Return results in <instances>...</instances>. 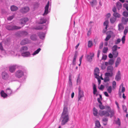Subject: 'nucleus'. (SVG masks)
I'll return each instance as SVG.
<instances>
[{"instance_id":"nucleus-32","label":"nucleus","mask_w":128,"mask_h":128,"mask_svg":"<svg viewBox=\"0 0 128 128\" xmlns=\"http://www.w3.org/2000/svg\"><path fill=\"white\" fill-rule=\"evenodd\" d=\"M113 16L115 18H119L120 17V14L116 12L114 13L113 14Z\"/></svg>"},{"instance_id":"nucleus-9","label":"nucleus","mask_w":128,"mask_h":128,"mask_svg":"<svg viewBox=\"0 0 128 128\" xmlns=\"http://www.w3.org/2000/svg\"><path fill=\"white\" fill-rule=\"evenodd\" d=\"M30 40H29L28 38H24L20 42V44L22 45H24L30 43Z\"/></svg>"},{"instance_id":"nucleus-51","label":"nucleus","mask_w":128,"mask_h":128,"mask_svg":"<svg viewBox=\"0 0 128 128\" xmlns=\"http://www.w3.org/2000/svg\"><path fill=\"white\" fill-rule=\"evenodd\" d=\"M95 78H97L98 80V84L99 85L101 83V81L100 79V76H95Z\"/></svg>"},{"instance_id":"nucleus-6","label":"nucleus","mask_w":128,"mask_h":128,"mask_svg":"<svg viewBox=\"0 0 128 128\" xmlns=\"http://www.w3.org/2000/svg\"><path fill=\"white\" fill-rule=\"evenodd\" d=\"M21 27L14 25V24H8L6 27V28L8 30H13L20 28Z\"/></svg>"},{"instance_id":"nucleus-35","label":"nucleus","mask_w":128,"mask_h":128,"mask_svg":"<svg viewBox=\"0 0 128 128\" xmlns=\"http://www.w3.org/2000/svg\"><path fill=\"white\" fill-rule=\"evenodd\" d=\"M68 83L70 87H71L72 86V82L71 76L70 75L69 76Z\"/></svg>"},{"instance_id":"nucleus-49","label":"nucleus","mask_w":128,"mask_h":128,"mask_svg":"<svg viewBox=\"0 0 128 128\" xmlns=\"http://www.w3.org/2000/svg\"><path fill=\"white\" fill-rule=\"evenodd\" d=\"M123 15L124 16L127 17L128 16V12L125 11L123 13Z\"/></svg>"},{"instance_id":"nucleus-23","label":"nucleus","mask_w":128,"mask_h":128,"mask_svg":"<svg viewBox=\"0 0 128 128\" xmlns=\"http://www.w3.org/2000/svg\"><path fill=\"white\" fill-rule=\"evenodd\" d=\"M107 70L108 72L113 73V68L112 66H108L107 68Z\"/></svg>"},{"instance_id":"nucleus-48","label":"nucleus","mask_w":128,"mask_h":128,"mask_svg":"<svg viewBox=\"0 0 128 128\" xmlns=\"http://www.w3.org/2000/svg\"><path fill=\"white\" fill-rule=\"evenodd\" d=\"M39 6V4L37 2H35L34 4V8H38Z\"/></svg>"},{"instance_id":"nucleus-37","label":"nucleus","mask_w":128,"mask_h":128,"mask_svg":"<svg viewBox=\"0 0 128 128\" xmlns=\"http://www.w3.org/2000/svg\"><path fill=\"white\" fill-rule=\"evenodd\" d=\"M41 48H39L36 50L35 51L34 53L32 54V55L33 56H35L36 55V54H38L39 52H40V51L41 50Z\"/></svg>"},{"instance_id":"nucleus-60","label":"nucleus","mask_w":128,"mask_h":128,"mask_svg":"<svg viewBox=\"0 0 128 128\" xmlns=\"http://www.w3.org/2000/svg\"><path fill=\"white\" fill-rule=\"evenodd\" d=\"M21 33L24 36H26L28 34V33L25 31L22 32Z\"/></svg>"},{"instance_id":"nucleus-10","label":"nucleus","mask_w":128,"mask_h":128,"mask_svg":"<svg viewBox=\"0 0 128 128\" xmlns=\"http://www.w3.org/2000/svg\"><path fill=\"white\" fill-rule=\"evenodd\" d=\"M30 8L26 6L22 8L20 11L21 12L24 14L28 12Z\"/></svg>"},{"instance_id":"nucleus-25","label":"nucleus","mask_w":128,"mask_h":128,"mask_svg":"<svg viewBox=\"0 0 128 128\" xmlns=\"http://www.w3.org/2000/svg\"><path fill=\"white\" fill-rule=\"evenodd\" d=\"M90 4L92 7L96 4V0H90Z\"/></svg>"},{"instance_id":"nucleus-53","label":"nucleus","mask_w":128,"mask_h":128,"mask_svg":"<svg viewBox=\"0 0 128 128\" xmlns=\"http://www.w3.org/2000/svg\"><path fill=\"white\" fill-rule=\"evenodd\" d=\"M110 65H112L114 62V60L113 59H110L108 61Z\"/></svg>"},{"instance_id":"nucleus-58","label":"nucleus","mask_w":128,"mask_h":128,"mask_svg":"<svg viewBox=\"0 0 128 128\" xmlns=\"http://www.w3.org/2000/svg\"><path fill=\"white\" fill-rule=\"evenodd\" d=\"M125 36L124 35L122 36V41L123 44L124 43L125 41Z\"/></svg>"},{"instance_id":"nucleus-38","label":"nucleus","mask_w":128,"mask_h":128,"mask_svg":"<svg viewBox=\"0 0 128 128\" xmlns=\"http://www.w3.org/2000/svg\"><path fill=\"white\" fill-rule=\"evenodd\" d=\"M80 74L78 75V76L76 78V82L77 84H80Z\"/></svg>"},{"instance_id":"nucleus-34","label":"nucleus","mask_w":128,"mask_h":128,"mask_svg":"<svg viewBox=\"0 0 128 128\" xmlns=\"http://www.w3.org/2000/svg\"><path fill=\"white\" fill-rule=\"evenodd\" d=\"M96 127L94 128H100V126L99 122L98 120H96L95 122Z\"/></svg>"},{"instance_id":"nucleus-5","label":"nucleus","mask_w":128,"mask_h":128,"mask_svg":"<svg viewBox=\"0 0 128 128\" xmlns=\"http://www.w3.org/2000/svg\"><path fill=\"white\" fill-rule=\"evenodd\" d=\"M14 75L16 77L18 78H22L24 76L23 69L22 70H19L16 71Z\"/></svg>"},{"instance_id":"nucleus-46","label":"nucleus","mask_w":128,"mask_h":128,"mask_svg":"<svg viewBox=\"0 0 128 128\" xmlns=\"http://www.w3.org/2000/svg\"><path fill=\"white\" fill-rule=\"evenodd\" d=\"M122 107L123 110L124 112L126 113H127V108L126 106L124 105H122Z\"/></svg>"},{"instance_id":"nucleus-15","label":"nucleus","mask_w":128,"mask_h":128,"mask_svg":"<svg viewBox=\"0 0 128 128\" xmlns=\"http://www.w3.org/2000/svg\"><path fill=\"white\" fill-rule=\"evenodd\" d=\"M28 19L27 18H22L20 19V23L22 24H24L26 22L28 21Z\"/></svg>"},{"instance_id":"nucleus-31","label":"nucleus","mask_w":128,"mask_h":128,"mask_svg":"<svg viewBox=\"0 0 128 128\" xmlns=\"http://www.w3.org/2000/svg\"><path fill=\"white\" fill-rule=\"evenodd\" d=\"M122 5L121 3L118 2L116 4V6L118 9L119 10L122 7Z\"/></svg>"},{"instance_id":"nucleus-55","label":"nucleus","mask_w":128,"mask_h":128,"mask_svg":"<svg viewBox=\"0 0 128 128\" xmlns=\"http://www.w3.org/2000/svg\"><path fill=\"white\" fill-rule=\"evenodd\" d=\"M99 106L100 108L102 110H103L105 108L104 106H103L102 104H100L99 105Z\"/></svg>"},{"instance_id":"nucleus-45","label":"nucleus","mask_w":128,"mask_h":128,"mask_svg":"<svg viewBox=\"0 0 128 128\" xmlns=\"http://www.w3.org/2000/svg\"><path fill=\"white\" fill-rule=\"evenodd\" d=\"M107 90L109 93H110L112 91V87L111 86H109L107 89Z\"/></svg>"},{"instance_id":"nucleus-13","label":"nucleus","mask_w":128,"mask_h":128,"mask_svg":"<svg viewBox=\"0 0 128 128\" xmlns=\"http://www.w3.org/2000/svg\"><path fill=\"white\" fill-rule=\"evenodd\" d=\"M94 53H90V55H88L87 57V60L89 62H91L92 61V58L94 56Z\"/></svg>"},{"instance_id":"nucleus-63","label":"nucleus","mask_w":128,"mask_h":128,"mask_svg":"<svg viewBox=\"0 0 128 128\" xmlns=\"http://www.w3.org/2000/svg\"><path fill=\"white\" fill-rule=\"evenodd\" d=\"M101 68L102 70H104L106 68V66L105 65L102 64L101 66Z\"/></svg>"},{"instance_id":"nucleus-22","label":"nucleus","mask_w":128,"mask_h":128,"mask_svg":"<svg viewBox=\"0 0 128 128\" xmlns=\"http://www.w3.org/2000/svg\"><path fill=\"white\" fill-rule=\"evenodd\" d=\"M121 61V59L120 57H118L117 58L115 63V67H117L120 64Z\"/></svg>"},{"instance_id":"nucleus-18","label":"nucleus","mask_w":128,"mask_h":128,"mask_svg":"<svg viewBox=\"0 0 128 128\" xmlns=\"http://www.w3.org/2000/svg\"><path fill=\"white\" fill-rule=\"evenodd\" d=\"M40 38L41 39H43L44 38L45 33L43 32H39L38 33Z\"/></svg>"},{"instance_id":"nucleus-2","label":"nucleus","mask_w":128,"mask_h":128,"mask_svg":"<svg viewBox=\"0 0 128 128\" xmlns=\"http://www.w3.org/2000/svg\"><path fill=\"white\" fill-rule=\"evenodd\" d=\"M60 120L61 122V124H65L69 120V113L67 108L66 106L64 108L63 110L61 115Z\"/></svg>"},{"instance_id":"nucleus-11","label":"nucleus","mask_w":128,"mask_h":128,"mask_svg":"<svg viewBox=\"0 0 128 128\" xmlns=\"http://www.w3.org/2000/svg\"><path fill=\"white\" fill-rule=\"evenodd\" d=\"M18 66L16 64L10 66L9 67V70L11 72H13L15 70L16 68Z\"/></svg>"},{"instance_id":"nucleus-64","label":"nucleus","mask_w":128,"mask_h":128,"mask_svg":"<svg viewBox=\"0 0 128 128\" xmlns=\"http://www.w3.org/2000/svg\"><path fill=\"white\" fill-rule=\"evenodd\" d=\"M108 120V119L107 118H103L102 119V121L104 122H106Z\"/></svg>"},{"instance_id":"nucleus-36","label":"nucleus","mask_w":128,"mask_h":128,"mask_svg":"<svg viewBox=\"0 0 128 128\" xmlns=\"http://www.w3.org/2000/svg\"><path fill=\"white\" fill-rule=\"evenodd\" d=\"M116 18H115L113 17H112L110 18V22L112 24H114L116 21Z\"/></svg>"},{"instance_id":"nucleus-62","label":"nucleus","mask_w":128,"mask_h":128,"mask_svg":"<svg viewBox=\"0 0 128 128\" xmlns=\"http://www.w3.org/2000/svg\"><path fill=\"white\" fill-rule=\"evenodd\" d=\"M107 58V56L106 55H103L102 58V60H105Z\"/></svg>"},{"instance_id":"nucleus-30","label":"nucleus","mask_w":128,"mask_h":128,"mask_svg":"<svg viewBox=\"0 0 128 128\" xmlns=\"http://www.w3.org/2000/svg\"><path fill=\"white\" fill-rule=\"evenodd\" d=\"M93 94L95 95L96 94V96H97L98 94L97 93V90L96 89V85H94L93 86Z\"/></svg>"},{"instance_id":"nucleus-54","label":"nucleus","mask_w":128,"mask_h":128,"mask_svg":"<svg viewBox=\"0 0 128 128\" xmlns=\"http://www.w3.org/2000/svg\"><path fill=\"white\" fill-rule=\"evenodd\" d=\"M122 87V92H124L125 90V88L124 87H123V84H122L120 86V88L121 87Z\"/></svg>"},{"instance_id":"nucleus-27","label":"nucleus","mask_w":128,"mask_h":128,"mask_svg":"<svg viewBox=\"0 0 128 128\" xmlns=\"http://www.w3.org/2000/svg\"><path fill=\"white\" fill-rule=\"evenodd\" d=\"M124 29L123 26L121 24H119L118 25V30L120 32H122V31Z\"/></svg>"},{"instance_id":"nucleus-3","label":"nucleus","mask_w":128,"mask_h":128,"mask_svg":"<svg viewBox=\"0 0 128 128\" xmlns=\"http://www.w3.org/2000/svg\"><path fill=\"white\" fill-rule=\"evenodd\" d=\"M105 107V109L107 110V111L100 110L99 114L101 116L108 117L110 115V118H111L113 116L114 114V111L113 110H111L110 107L108 106H106Z\"/></svg>"},{"instance_id":"nucleus-20","label":"nucleus","mask_w":128,"mask_h":128,"mask_svg":"<svg viewBox=\"0 0 128 128\" xmlns=\"http://www.w3.org/2000/svg\"><path fill=\"white\" fill-rule=\"evenodd\" d=\"M100 73L99 69L98 68H96L94 69V74L95 76H99Z\"/></svg>"},{"instance_id":"nucleus-19","label":"nucleus","mask_w":128,"mask_h":128,"mask_svg":"<svg viewBox=\"0 0 128 128\" xmlns=\"http://www.w3.org/2000/svg\"><path fill=\"white\" fill-rule=\"evenodd\" d=\"M0 94L1 96L4 98H6L8 96L6 93H5L3 90H2L0 92Z\"/></svg>"},{"instance_id":"nucleus-28","label":"nucleus","mask_w":128,"mask_h":128,"mask_svg":"<svg viewBox=\"0 0 128 128\" xmlns=\"http://www.w3.org/2000/svg\"><path fill=\"white\" fill-rule=\"evenodd\" d=\"M93 114L95 116H97L98 113L97 110L95 108H94L93 110Z\"/></svg>"},{"instance_id":"nucleus-17","label":"nucleus","mask_w":128,"mask_h":128,"mask_svg":"<svg viewBox=\"0 0 128 128\" xmlns=\"http://www.w3.org/2000/svg\"><path fill=\"white\" fill-rule=\"evenodd\" d=\"M46 20V19L44 17H42L40 18L38 22L39 24H42L45 23Z\"/></svg>"},{"instance_id":"nucleus-16","label":"nucleus","mask_w":128,"mask_h":128,"mask_svg":"<svg viewBox=\"0 0 128 128\" xmlns=\"http://www.w3.org/2000/svg\"><path fill=\"white\" fill-rule=\"evenodd\" d=\"M21 55L24 57H28L30 56V54L29 52L27 51L22 53Z\"/></svg>"},{"instance_id":"nucleus-12","label":"nucleus","mask_w":128,"mask_h":128,"mask_svg":"<svg viewBox=\"0 0 128 128\" xmlns=\"http://www.w3.org/2000/svg\"><path fill=\"white\" fill-rule=\"evenodd\" d=\"M108 20H106L104 23V26H106V27L104 29H103V33H105L107 30V28L108 26Z\"/></svg>"},{"instance_id":"nucleus-8","label":"nucleus","mask_w":128,"mask_h":128,"mask_svg":"<svg viewBox=\"0 0 128 128\" xmlns=\"http://www.w3.org/2000/svg\"><path fill=\"white\" fill-rule=\"evenodd\" d=\"M50 2L48 1L47 4L45 6L44 8L45 10L44 13L43 14V16L46 15L50 12V10H48Z\"/></svg>"},{"instance_id":"nucleus-59","label":"nucleus","mask_w":128,"mask_h":128,"mask_svg":"<svg viewBox=\"0 0 128 128\" xmlns=\"http://www.w3.org/2000/svg\"><path fill=\"white\" fill-rule=\"evenodd\" d=\"M121 41V40L120 38L116 40L115 42V44H117L120 43Z\"/></svg>"},{"instance_id":"nucleus-39","label":"nucleus","mask_w":128,"mask_h":128,"mask_svg":"<svg viewBox=\"0 0 128 128\" xmlns=\"http://www.w3.org/2000/svg\"><path fill=\"white\" fill-rule=\"evenodd\" d=\"M113 74V73L108 72L105 73V75L106 76L112 77V76Z\"/></svg>"},{"instance_id":"nucleus-56","label":"nucleus","mask_w":128,"mask_h":128,"mask_svg":"<svg viewBox=\"0 0 128 128\" xmlns=\"http://www.w3.org/2000/svg\"><path fill=\"white\" fill-rule=\"evenodd\" d=\"M110 80L109 78L108 77H105L104 79V81L105 82H108Z\"/></svg>"},{"instance_id":"nucleus-24","label":"nucleus","mask_w":128,"mask_h":128,"mask_svg":"<svg viewBox=\"0 0 128 128\" xmlns=\"http://www.w3.org/2000/svg\"><path fill=\"white\" fill-rule=\"evenodd\" d=\"M18 8L14 5L10 7V10L11 11L14 12L18 10Z\"/></svg>"},{"instance_id":"nucleus-40","label":"nucleus","mask_w":128,"mask_h":128,"mask_svg":"<svg viewBox=\"0 0 128 128\" xmlns=\"http://www.w3.org/2000/svg\"><path fill=\"white\" fill-rule=\"evenodd\" d=\"M112 54L114 55V57H116L118 54V53L117 51H112Z\"/></svg>"},{"instance_id":"nucleus-7","label":"nucleus","mask_w":128,"mask_h":128,"mask_svg":"<svg viewBox=\"0 0 128 128\" xmlns=\"http://www.w3.org/2000/svg\"><path fill=\"white\" fill-rule=\"evenodd\" d=\"M84 96V92L83 91L81 90L80 89H78V101H81L82 100V98Z\"/></svg>"},{"instance_id":"nucleus-52","label":"nucleus","mask_w":128,"mask_h":128,"mask_svg":"<svg viewBox=\"0 0 128 128\" xmlns=\"http://www.w3.org/2000/svg\"><path fill=\"white\" fill-rule=\"evenodd\" d=\"M111 37V36L110 35H108L105 39V40L106 41H108L110 39Z\"/></svg>"},{"instance_id":"nucleus-1","label":"nucleus","mask_w":128,"mask_h":128,"mask_svg":"<svg viewBox=\"0 0 128 128\" xmlns=\"http://www.w3.org/2000/svg\"><path fill=\"white\" fill-rule=\"evenodd\" d=\"M17 52V49L14 47H10L5 50L3 48L2 43H0V59L4 56H16Z\"/></svg>"},{"instance_id":"nucleus-33","label":"nucleus","mask_w":128,"mask_h":128,"mask_svg":"<svg viewBox=\"0 0 128 128\" xmlns=\"http://www.w3.org/2000/svg\"><path fill=\"white\" fill-rule=\"evenodd\" d=\"M28 50V48L27 46H24L22 47L20 50L22 52H24V51H27Z\"/></svg>"},{"instance_id":"nucleus-47","label":"nucleus","mask_w":128,"mask_h":128,"mask_svg":"<svg viewBox=\"0 0 128 128\" xmlns=\"http://www.w3.org/2000/svg\"><path fill=\"white\" fill-rule=\"evenodd\" d=\"M15 15L14 14L10 16L7 18V20H12L14 17Z\"/></svg>"},{"instance_id":"nucleus-41","label":"nucleus","mask_w":128,"mask_h":128,"mask_svg":"<svg viewBox=\"0 0 128 128\" xmlns=\"http://www.w3.org/2000/svg\"><path fill=\"white\" fill-rule=\"evenodd\" d=\"M93 45L92 42L91 40H89L88 42V46L89 48L91 47Z\"/></svg>"},{"instance_id":"nucleus-42","label":"nucleus","mask_w":128,"mask_h":128,"mask_svg":"<svg viewBox=\"0 0 128 128\" xmlns=\"http://www.w3.org/2000/svg\"><path fill=\"white\" fill-rule=\"evenodd\" d=\"M117 48L118 46L116 45L114 46L112 48V52L117 51Z\"/></svg>"},{"instance_id":"nucleus-50","label":"nucleus","mask_w":128,"mask_h":128,"mask_svg":"<svg viewBox=\"0 0 128 128\" xmlns=\"http://www.w3.org/2000/svg\"><path fill=\"white\" fill-rule=\"evenodd\" d=\"M108 50V48L107 47H104L103 49V52L104 53H106Z\"/></svg>"},{"instance_id":"nucleus-26","label":"nucleus","mask_w":128,"mask_h":128,"mask_svg":"<svg viewBox=\"0 0 128 128\" xmlns=\"http://www.w3.org/2000/svg\"><path fill=\"white\" fill-rule=\"evenodd\" d=\"M77 52H76L74 55V58L72 61L73 64L74 65L76 64V59L77 56Z\"/></svg>"},{"instance_id":"nucleus-21","label":"nucleus","mask_w":128,"mask_h":128,"mask_svg":"<svg viewBox=\"0 0 128 128\" xmlns=\"http://www.w3.org/2000/svg\"><path fill=\"white\" fill-rule=\"evenodd\" d=\"M120 72L118 71L116 76L115 79L117 81H118L120 79Z\"/></svg>"},{"instance_id":"nucleus-44","label":"nucleus","mask_w":128,"mask_h":128,"mask_svg":"<svg viewBox=\"0 0 128 128\" xmlns=\"http://www.w3.org/2000/svg\"><path fill=\"white\" fill-rule=\"evenodd\" d=\"M117 120L115 121V122L116 124H118L119 126H120L121 124V123L120 121V119L119 118H118Z\"/></svg>"},{"instance_id":"nucleus-4","label":"nucleus","mask_w":128,"mask_h":128,"mask_svg":"<svg viewBox=\"0 0 128 128\" xmlns=\"http://www.w3.org/2000/svg\"><path fill=\"white\" fill-rule=\"evenodd\" d=\"M2 79L6 81V83H9L10 82L16 81L15 78L12 77L9 78L8 74L5 72H4L2 73Z\"/></svg>"},{"instance_id":"nucleus-29","label":"nucleus","mask_w":128,"mask_h":128,"mask_svg":"<svg viewBox=\"0 0 128 128\" xmlns=\"http://www.w3.org/2000/svg\"><path fill=\"white\" fill-rule=\"evenodd\" d=\"M30 38L32 40H36L37 39V36L35 34H32Z\"/></svg>"},{"instance_id":"nucleus-61","label":"nucleus","mask_w":128,"mask_h":128,"mask_svg":"<svg viewBox=\"0 0 128 128\" xmlns=\"http://www.w3.org/2000/svg\"><path fill=\"white\" fill-rule=\"evenodd\" d=\"M112 10L114 13L116 12V9L115 6H114Z\"/></svg>"},{"instance_id":"nucleus-14","label":"nucleus","mask_w":128,"mask_h":128,"mask_svg":"<svg viewBox=\"0 0 128 128\" xmlns=\"http://www.w3.org/2000/svg\"><path fill=\"white\" fill-rule=\"evenodd\" d=\"M5 92L8 96H11V94H12V90L9 88H7L5 90Z\"/></svg>"},{"instance_id":"nucleus-57","label":"nucleus","mask_w":128,"mask_h":128,"mask_svg":"<svg viewBox=\"0 0 128 128\" xmlns=\"http://www.w3.org/2000/svg\"><path fill=\"white\" fill-rule=\"evenodd\" d=\"M128 32V28H126L124 30V34L125 36L127 33Z\"/></svg>"},{"instance_id":"nucleus-43","label":"nucleus","mask_w":128,"mask_h":128,"mask_svg":"<svg viewBox=\"0 0 128 128\" xmlns=\"http://www.w3.org/2000/svg\"><path fill=\"white\" fill-rule=\"evenodd\" d=\"M116 82L114 81H113L112 82V87L113 90H114L116 87Z\"/></svg>"}]
</instances>
